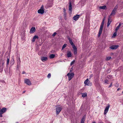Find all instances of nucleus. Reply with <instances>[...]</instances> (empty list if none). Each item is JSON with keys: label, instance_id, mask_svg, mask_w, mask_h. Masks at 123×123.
<instances>
[{"label": "nucleus", "instance_id": "nucleus-1", "mask_svg": "<svg viewBox=\"0 0 123 123\" xmlns=\"http://www.w3.org/2000/svg\"><path fill=\"white\" fill-rule=\"evenodd\" d=\"M105 17L103 19L102 23H101V25L100 26L99 31L98 34V37H99L101 35L102 33L103 27L104 26V21L105 19Z\"/></svg>", "mask_w": 123, "mask_h": 123}, {"label": "nucleus", "instance_id": "nucleus-2", "mask_svg": "<svg viewBox=\"0 0 123 123\" xmlns=\"http://www.w3.org/2000/svg\"><path fill=\"white\" fill-rule=\"evenodd\" d=\"M74 74L73 73H68L67 74L68 77V80L69 81L73 77Z\"/></svg>", "mask_w": 123, "mask_h": 123}, {"label": "nucleus", "instance_id": "nucleus-3", "mask_svg": "<svg viewBox=\"0 0 123 123\" xmlns=\"http://www.w3.org/2000/svg\"><path fill=\"white\" fill-rule=\"evenodd\" d=\"M56 108V113L57 115L62 110V107L59 106H57Z\"/></svg>", "mask_w": 123, "mask_h": 123}, {"label": "nucleus", "instance_id": "nucleus-4", "mask_svg": "<svg viewBox=\"0 0 123 123\" xmlns=\"http://www.w3.org/2000/svg\"><path fill=\"white\" fill-rule=\"evenodd\" d=\"M118 7V6L117 5L116 6L111 13L110 15V16H111V15H115V14Z\"/></svg>", "mask_w": 123, "mask_h": 123}, {"label": "nucleus", "instance_id": "nucleus-5", "mask_svg": "<svg viewBox=\"0 0 123 123\" xmlns=\"http://www.w3.org/2000/svg\"><path fill=\"white\" fill-rule=\"evenodd\" d=\"M44 12L43 7L42 6L41 7L40 9L37 12L39 13L43 14L44 13Z\"/></svg>", "mask_w": 123, "mask_h": 123}, {"label": "nucleus", "instance_id": "nucleus-6", "mask_svg": "<svg viewBox=\"0 0 123 123\" xmlns=\"http://www.w3.org/2000/svg\"><path fill=\"white\" fill-rule=\"evenodd\" d=\"M84 84L88 86H91L92 83H90V81L88 79H87L84 82Z\"/></svg>", "mask_w": 123, "mask_h": 123}, {"label": "nucleus", "instance_id": "nucleus-7", "mask_svg": "<svg viewBox=\"0 0 123 123\" xmlns=\"http://www.w3.org/2000/svg\"><path fill=\"white\" fill-rule=\"evenodd\" d=\"M110 107V105L109 104H107V106L106 107L104 112V114L105 115L106 114L107 112H108L109 109Z\"/></svg>", "mask_w": 123, "mask_h": 123}, {"label": "nucleus", "instance_id": "nucleus-8", "mask_svg": "<svg viewBox=\"0 0 123 123\" xmlns=\"http://www.w3.org/2000/svg\"><path fill=\"white\" fill-rule=\"evenodd\" d=\"M25 82L27 85H31V83L30 80L28 79H25Z\"/></svg>", "mask_w": 123, "mask_h": 123}, {"label": "nucleus", "instance_id": "nucleus-9", "mask_svg": "<svg viewBox=\"0 0 123 123\" xmlns=\"http://www.w3.org/2000/svg\"><path fill=\"white\" fill-rule=\"evenodd\" d=\"M111 16H109L108 19V23L107 25V26L108 27L109 25L110 24L111 22Z\"/></svg>", "mask_w": 123, "mask_h": 123}, {"label": "nucleus", "instance_id": "nucleus-10", "mask_svg": "<svg viewBox=\"0 0 123 123\" xmlns=\"http://www.w3.org/2000/svg\"><path fill=\"white\" fill-rule=\"evenodd\" d=\"M69 10L70 11V13H71L72 11V7L71 3V2H69Z\"/></svg>", "mask_w": 123, "mask_h": 123}, {"label": "nucleus", "instance_id": "nucleus-11", "mask_svg": "<svg viewBox=\"0 0 123 123\" xmlns=\"http://www.w3.org/2000/svg\"><path fill=\"white\" fill-rule=\"evenodd\" d=\"M73 51H74V53L75 55L77 54V49L75 45L73 46Z\"/></svg>", "mask_w": 123, "mask_h": 123}, {"label": "nucleus", "instance_id": "nucleus-12", "mask_svg": "<svg viewBox=\"0 0 123 123\" xmlns=\"http://www.w3.org/2000/svg\"><path fill=\"white\" fill-rule=\"evenodd\" d=\"M36 30V29L34 27H32L30 30V33H34Z\"/></svg>", "mask_w": 123, "mask_h": 123}, {"label": "nucleus", "instance_id": "nucleus-13", "mask_svg": "<svg viewBox=\"0 0 123 123\" xmlns=\"http://www.w3.org/2000/svg\"><path fill=\"white\" fill-rule=\"evenodd\" d=\"M80 18V16L78 15H76L75 16H74L73 18V19L75 20L76 21L78 19Z\"/></svg>", "mask_w": 123, "mask_h": 123}, {"label": "nucleus", "instance_id": "nucleus-14", "mask_svg": "<svg viewBox=\"0 0 123 123\" xmlns=\"http://www.w3.org/2000/svg\"><path fill=\"white\" fill-rule=\"evenodd\" d=\"M6 111V108H3L0 110V111L3 114Z\"/></svg>", "mask_w": 123, "mask_h": 123}, {"label": "nucleus", "instance_id": "nucleus-15", "mask_svg": "<svg viewBox=\"0 0 123 123\" xmlns=\"http://www.w3.org/2000/svg\"><path fill=\"white\" fill-rule=\"evenodd\" d=\"M38 36L36 35L34 36L32 38V42H34L35 41V39L36 38L38 39Z\"/></svg>", "mask_w": 123, "mask_h": 123}, {"label": "nucleus", "instance_id": "nucleus-16", "mask_svg": "<svg viewBox=\"0 0 123 123\" xmlns=\"http://www.w3.org/2000/svg\"><path fill=\"white\" fill-rule=\"evenodd\" d=\"M118 45H113L111 46L110 48L112 49H117L118 47Z\"/></svg>", "mask_w": 123, "mask_h": 123}, {"label": "nucleus", "instance_id": "nucleus-17", "mask_svg": "<svg viewBox=\"0 0 123 123\" xmlns=\"http://www.w3.org/2000/svg\"><path fill=\"white\" fill-rule=\"evenodd\" d=\"M41 60L43 62H44L48 60V58L47 57H42L41 58Z\"/></svg>", "mask_w": 123, "mask_h": 123}, {"label": "nucleus", "instance_id": "nucleus-18", "mask_svg": "<svg viewBox=\"0 0 123 123\" xmlns=\"http://www.w3.org/2000/svg\"><path fill=\"white\" fill-rule=\"evenodd\" d=\"M85 116H83L82 118L81 121L80 123H84L85 120Z\"/></svg>", "mask_w": 123, "mask_h": 123}, {"label": "nucleus", "instance_id": "nucleus-19", "mask_svg": "<svg viewBox=\"0 0 123 123\" xmlns=\"http://www.w3.org/2000/svg\"><path fill=\"white\" fill-rule=\"evenodd\" d=\"M99 8L101 9H107V7L106 6H100Z\"/></svg>", "mask_w": 123, "mask_h": 123}, {"label": "nucleus", "instance_id": "nucleus-20", "mask_svg": "<svg viewBox=\"0 0 123 123\" xmlns=\"http://www.w3.org/2000/svg\"><path fill=\"white\" fill-rule=\"evenodd\" d=\"M68 40H69V42L70 44L73 46L74 45V44L73 43V42H72V40L70 38H68Z\"/></svg>", "mask_w": 123, "mask_h": 123}, {"label": "nucleus", "instance_id": "nucleus-21", "mask_svg": "<svg viewBox=\"0 0 123 123\" xmlns=\"http://www.w3.org/2000/svg\"><path fill=\"white\" fill-rule=\"evenodd\" d=\"M67 55V56L68 57H71L72 56L71 53L70 51L68 52Z\"/></svg>", "mask_w": 123, "mask_h": 123}, {"label": "nucleus", "instance_id": "nucleus-22", "mask_svg": "<svg viewBox=\"0 0 123 123\" xmlns=\"http://www.w3.org/2000/svg\"><path fill=\"white\" fill-rule=\"evenodd\" d=\"M82 97H83L84 98L86 96L87 94L86 93H81Z\"/></svg>", "mask_w": 123, "mask_h": 123}, {"label": "nucleus", "instance_id": "nucleus-23", "mask_svg": "<svg viewBox=\"0 0 123 123\" xmlns=\"http://www.w3.org/2000/svg\"><path fill=\"white\" fill-rule=\"evenodd\" d=\"M55 57V55L53 54H51L49 56V57L50 58H53Z\"/></svg>", "mask_w": 123, "mask_h": 123}, {"label": "nucleus", "instance_id": "nucleus-24", "mask_svg": "<svg viewBox=\"0 0 123 123\" xmlns=\"http://www.w3.org/2000/svg\"><path fill=\"white\" fill-rule=\"evenodd\" d=\"M9 58H8V57L7 58V62L6 63V65H8L9 64Z\"/></svg>", "mask_w": 123, "mask_h": 123}, {"label": "nucleus", "instance_id": "nucleus-25", "mask_svg": "<svg viewBox=\"0 0 123 123\" xmlns=\"http://www.w3.org/2000/svg\"><path fill=\"white\" fill-rule=\"evenodd\" d=\"M66 12H64V18L66 20L67 19V17H66Z\"/></svg>", "mask_w": 123, "mask_h": 123}, {"label": "nucleus", "instance_id": "nucleus-26", "mask_svg": "<svg viewBox=\"0 0 123 123\" xmlns=\"http://www.w3.org/2000/svg\"><path fill=\"white\" fill-rule=\"evenodd\" d=\"M67 45V44H64L62 47V50L65 48L66 47Z\"/></svg>", "mask_w": 123, "mask_h": 123}, {"label": "nucleus", "instance_id": "nucleus-27", "mask_svg": "<svg viewBox=\"0 0 123 123\" xmlns=\"http://www.w3.org/2000/svg\"><path fill=\"white\" fill-rule=\"evenodd\" d=\"M111 57L110 56H108V57H107L106 58V60L108 61L110 59H111Z\"/></svg>", "mask_w": 123, "mask_h": 123}, {"label": "nucleus", "instance_id": "nucleus-28", "mask_svg": "<svg viewBox=\"0 0 123 123\" xmlns=\"http://www.w3.org/2000/svg\"><path fill=\"white\" fill-rule=\"evenodd\" d=\"M75 62V60L73 61L70 63V65L71 66H72L73 64H74Z\"/></svg>", "mask_w": 123, "mask_h": 123}, {"label": "nucleus", "instance_id": "nucleus-29", "mask_svg": "<svg viewBox=\"0 0 123 123\" xmlns=\"http://www.w3.org/2000/svg\"><path fill=\"white\" fill-rule=\"evenodd\" d=\"M117 34V32H115L113 34V37L114 36V37H115V36H116Z\"/></svg>", "mask_w": 123, "mask_h": 123}, {"label": "nucleus", "instance_id": "nucleus-30", "mask_svg": "<svg viewBox=\"0 0 123 123\" xmlns=\"http://www.w3.org/2000/svg\"><path fill=\"white\" fill-rule=\"evenodd\" d=\"M51 74L50 73L47 76L48 78H49L51 77Z\"/></svg>", "mask_w": 123, "mask_h": 123}, {"label": "nucleus", "instance_id": "nucleus-31", "mask_svg": "<svg viewBox=\"0 0 123 123\" xmlns=\"http://www.w3.org/2000/svg\"><path fill=\"white\" fill-rule=\"evenodd\" d=\"M108 80H106L105 81V83L108 84Z\"/></svg>", "mask_w": 123, "mask_h": 123}, {"label": "nucleus", "instance_id": "nucleus-32", "mask_svg": "<svg viewBox=\"0 0 123 123\" xmlns=\"http://www.w3.org/2000/svg\"><path fill=\"white\" fill-rule=\"evenodd\" d=\"M119 26H117L115 30L116 31H117L119 28Z\"/></svg>", "mask_w": 123, "mask_h": 123}, {"label": "nucleus", "instance_id": "nucleus-33", "mask_svg": "<svg viewBox=\"0 0 123 123\" xmlns=\"http://www.w3.org/2000/svg\"><path fill=\"white\" fill-rule=\"evenodd\" d=\"M3 113H2L0 111V117H2V114Z\"/></svg>", "mask_w": 123, "mask_h": 123}, {"label": "nucleus", "instance_id": "nucleus-34", "mask_svg": "<svg viewBox=\"0 0 123 123\" xmlns=\"http://www.w3.org/2000/svg\"><path fill=\"white\" fill-rule=\"evenodd\" d=\"M56 32H55L52 35V36L54 37L56 35Z\"/></svg>", "mask_w": 123, "mask_h": 123}, {"label": "nucleus", "instance_id": "nucleus-35", "mask_svg": "<svg viewBox=\"0 0 123 123\" xmlns=\"http://www.w3.org/2000/svg\"><path fill=\"white\" fill-rule=\"evenodd\" d=\"M112 77V76L110 75H108L107 78H111Z\"/></svg>", "mask_w": 123, "mask_h": 123}, {"label": "nucleus", "instance_id": "nucleus-36", "mask_svg": "<svg viewBox=\"0 0 123 123\" xmlns=\"http://www.w3.org/2000/svg\"><path fill=\"white\" fill-rule=\"evenodd\" d=\"M3 68H0V72H2L3 70Z\"/></svg>", "mask_w": 123, "mask_h": 123}, {"label": "nucleus", "instance_id": "nucleus-37", "mask_svg": "<svg viewBox=\"0 0 123 123\" xmlns=\"http://www.w3.org/2000/svg\"><path fill=\"white\" fill-rule=\"evenodd\" d=\"M63 12H66V10L65 9V8H64L63 9Z\"/></svg>", "mask_w": 123, "mask_h": 123}, {"label": "nucleus", "instance_id": "nucleus-38", "mask_svg": "<svg viewBox=\"0 0 123 123\" xmlns=\"http://www.w3.org/2000/svg\"><path fill=\"white\" fill-rule=\"evenodd\" d=\"M112 83H111V84L109 86V87L110 88V87H111V86L112 85Z\"/></svg>", "mask_w": 123, "mask_h": 123}, {"label": "nucleus", "instance_id": "nucleus-39", "mask_svg": "<svg viewBox=\"0 0 123 123\" xmlns=\"http://www.w3.org/2000/svg\"><path fill=\"white\" fill-rule=\"evenodd\" d=\"M121 23H120L119 24V25H118V26H119V27H120V26H121Z\"/></svg>", "mask_w": 123, "mask_h": 123}, {"label": "nucleus", "instance_id": "nucleus-40", "mask_svg": "<svg viewBox=\"0 0 123 123\" xmlns=\"http://www.w3.org/2000/svg\"><path fill=\"white\" fill-rule=\"evenodd\" d=\"M18 60L19 61V64H20L21 62L20 60V59L19 58H18Z\"/></svg>", "mask_w": 123, "mask_h": 123}, {"label": "nucleus", "instance_id": "nucleus-41", "mask_svg": "<svg viewBox=\"0 0 123 123\" xmlns=\"http://www.w3.org/2000/svg\"><path fill=\"white\" fill-rule=\"evenodd\" d=\"M25 73V72L24 71H23L22 72V74H24Z\"/></svg>", "mask_w": 123, "mask_h": 123}, {"label": "nucleus", "instance_id": "nucleus-42", "mask_svg": "<svg viewBox=\"0 0 123 123\" xmlns=\"http://www.w3.org/2000/svg\"><path fill=\"white\" fill-rule=\"evenodd\" d=\"M4 63L5 62H2V66H3L4 65Z\"/></svg>", "mask_w": 123, "mask_h": 123}, {"label": "nucleus", "instance_id": "nucleus-43", "mask_svg": "<svg viewBox=\"0 0 123 123\" xmlns=\"http://www.w3.org/2000/svg\"><path fill=\"white\" fill-rule=\"evenodd\" d=\"M120 88H118V89H117V91H119V90H120Z\"/></svg>", "mask_w": 123, "mask_h": 123}, {"label": "nucleus", "instance_id": "nucleus-44", "mask_svg": "<svg viewBox=\"0 0 123 123\" xmlns=\"http://www.w3.org/2000/svg\"><path fill=\"white\" fill-rule=\"evenodd\" d=\"M92 123H96L95 122H92Z\"/></svg>", "mask_w": 123, "mask_h": 123}, {"label": "nucleus", "instance_id": "nucleus-45", "mask_svg": "<svg viewBox=\"0 0 123 123\" xmlns=\"http://www.w3.org/2000/svg\"><path fill=\"white\" fill-rule=\"evenodd\" d=\"M25 91H24L23 92V93H25Z\"/></svg>", "mask_w": 123, "mask_h": 123}, {"label": "nucleus", "instance_id": "nucleus-46", "mask_svg": "<svg viewBox=\"0 0 123 123\" xmlns=\"http://www.w3.org/2000/svg\"><path fill=\"white\" fill-rule=\"evenodd\" d=\"M70 72H72V71L71 70H70Z\"/></svg>", "mask_w": 123, "mask_h": 123}, {"label": "nucleus", "instance_id": "nucleus-47", "mask_svg": "<svg viewBox=\"0 0 123 123\" xmlns=\"http://www.w3.org/2000/svg\"><path fill=\"white\" fill-rule=\"evenodd\" d=\"M122 3L123 4V1L122 2Z\"/></svg>", "mask_w": 123, "mask_h": 123}, {"label": "nucleus", "instance_id": "nucleus-48", "mask_svg": "<svg viewBox=\"0 0 123 123\" xmlns=\"http://www.w3.org/2000/svg\"><path fill=\"white\" fill-rule=\"evenodd\" d=\"M18 123V122H17V123Z\"/></svg>", "mask_w": 123, "mask_h": 123}]
</instances>
